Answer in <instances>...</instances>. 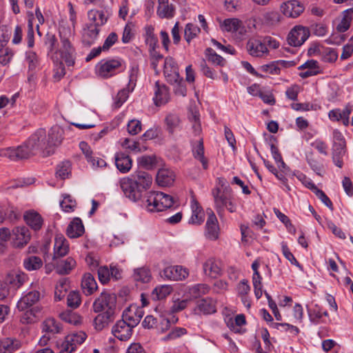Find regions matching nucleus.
<instances>
[{
    "label": "nucleus",
    "mask_w": 353,
    "mask_h": 353,
    "mask_svg": "<svg viewBox=\"0 0 353 353\" xmlns=\"http://www.w3.org/2000/svg\"><path fill=\"white\" fill-rule=\"evenodd\" d=\"M152 182V176L145 171L138 170L130 176L122 178L119 185L124 195L132 201H137L142 197Z\"/></svg>",
    "instance_id": "obj_1"
},
{
    "label": "nucleus",
    "mask_w": 353,
    "mask_h": 353,
    "mask_svg": "<svg viewBox=\"0 0 353 353\" xmlns=\"http://www.w3.org/2000/svg\"><path fill=\"white\" fill-rule=\"evenodd\" d=\"M45 134L43 130L36 131L22 145L17 148H8L1 151V156L7 157L12 161L28 159L35 155L41 150V143Z\"/></svg>",
    "instance_id": "obj_2"
},
{
    "label": "nucleus",
    "mask_w": 353,
    "mask_h": 353,
    "mask_svg": "<svg viewBox=\"0 0 353 353\" xmlns=\"http://www.w3.org/2000/svg\"><path fill=\"white\" fill-rule=\"evenodd\" d=\"M214 207L219 215H221L225 210L230 212H234L236 210V205L232 189L226 185L223 190L216 188L212 192Z\"/></svg>",
    "instance_id": "obj_3"
},
{
    "label": "nucleus",
    "mask_w": 353,
    "mask_h": 353,
    "mask_svg": "<svg viewBox=\"0 0 353 353\" xmlns=\"http://www.w3.org/2000/svg\"><path fill=\"white\" fill-rule=\"evenodd\" d=\"M174 198L161 192H150L146 199V209L151 212L163 211L170 208L174 203Z\"/></svg>",
    "instance_id": "obj_4"
},
{
    "label": "nucleus",
    "mask_w": 353,
    "mask_h": 353,
    "mask_svg": "<svg viewBox=\"0 0 353 353\" xmlns=\"http://www.w3.org/2000/svg\"><path fill=\"white\" fill-rule=\"evenodd\" d=\"M59 36L61 45L54 55H58L68 66L72 65L74 63V49L70 41V38L72 37L70 29L66 27L61 28L59 30Z\"/></svg>",
    "instance_id": "obj_5"
},
{
    "label": "nucleus",
    "mask_w": 353,
    "mask_h": 353,
    "mask_svg": "<svg viewBox=\"0 0 353 353\" xmlns=\"http://www.w3.org/2000/svg\"><path fill=\"white\" fill-rule=\"evenodd\" d=\"M39 130H43L45 134L43 141H39L41 150H43L47 155H50L53 152L54 148L61 143L63 139V130L59 125H54L48 134L44 129Z\"/></svg>",
    "instance_id": "obj_6"
},
{
    "label": "nucleus",
    "mask_w": 353,
    "mask_h": 353,
    "mask_svg": "<svg viewBox=\"0 0 353 353\" xmlns=\"http://www.w3.org/2000/svg\"><path fill=\"white\" fill-rule=\"evenodd\" d=\"M223 32H230L236 39H243L247 34V28L242 21L236 18H228L220 21Z\"/></svg>",
    "instance_id": "obj_7"
},
{
    "label": "nucleus",
    "mask_w": 353,
    "mask_h": 353,
    "mask_svg": "<svg viewBox=\"0 0 353 353\" xmlns=\"http://www.w3.org/2000/svg\"><path fill=\"white\" fill-rule=\"evenodd\" d=\"M12 243L15 248H22L25 246L30 240V233L29 230L25 227H16L12 233L10 232V237Z\"/></svg>",
    "instance_id": "obj_8"
},
{
    "label": "nucleus",
    "mask_w": 353,
    "mask_h": 353,
    "mask_svg": "<svg viewBox=\"0 0 353 353\" xmlns=\"http://www.w3.org/2000/svg\"><path fill=\"white\" fill-rule=\"evenodd\" d=\"M310 35L307 28L303 26L294 27L288 36V42L290 46L297 47L301 46Z\"/></svg>",
    "instance_id": "obj_9"
},
{
    "label": "nucleus",
    "mask_w": 353,
    "mask_h": 353,
    "mask_svg": "<svg viewBox=\"0 0 353 353\" xmlns=\"http://www.w3.org/2000/svg\"><path fill=\"white\" fill-rule=\"evenodd\" d=\"M304 6L297 0H290L282 3L281 10L287 17L296 18L303 12Z\"/></svg>",
    "instance_id": "obj_10"
},
{
    "label": "nucleus",
    "mask_w": 353,
    "mask_h": 353,
    "mask_svg": "<svg viewBox=\"0 0 353 353\" xmlns=\"http://www.w3.org/2000/svg\"><path fill=\"white\" fill-rule=\"evenodd\" d=\"M208 218L205 224V235L208 239L215 241L219 238V228L218 220L212 210H207Z\"/></svg>",
    "instance_id": "obj_11"
},
{
    "label": "nucleus",
    "mask_w": 353,
    "mask_h": 353,
    "mask_svg": "<svg viewBox=\"0 0 353 353\" xmlns=\"http://www.w3.org/2000/svg\"><path fill=\"white\" fill-rule=\"evenodd\" d=\"M246 48L249 54L255 57H262L269 52L268 49L265 46L263 39H250Z\"/></svg>",
    "instance_id": "obj_12"
},
{
    "label": "nucleus",
    "mask_w": 353,
    "mask_h": 353,
    "mask_svg": "<svg viewBox=\"0 0 353 353\" xmlns=\"http://www.w3.org/2000/svg\"><path fill=\"white\" fill-rule=\"evenodd\" d=\"M143 315V311L141 308L135 305H131L123 311L122 318L134 327L140 322Z\"/></svg>",
    "instance_id": "obj_13"
},
{
    "label": "nucleus",
    "mask_w": 353,
    "mask_h": 353,
    "mask_svg": "<svg viewBox=\"0 0 353 353\" xmlns=\"http://www.w3.org/2000/svg\"><path fill=\"white\" fill-rule=\"evenodd\" d=\"M163 275L170 280L181 281L188 277L189 272L181 265H174L165 268L163 271Z\"/></svg>",
    "instance_id": "obj_14"
},
{
    "label": "nucleus",
    "mask_w": 353,
    "mask_h": 353,
    "mask_svg": "<svg viewBox=\"0 0 353 353\" xmlns=\"http://www.w3.org/2000/svg\"><path fill=\"white\" fill-rule=\"evenodd\" d=\"M69 252V243L62 234H57L54 238V253L52 259L57 260L65 256Z\"/></svg>",
    "instance_id": "obj_15"
},
{
    "label": "nucleus",
    "mask_w": 353,
    "mask_h": 353,
    "mask_svg": "<svg viewBox=\"0 0 353 353\" xmlns=\"http://www.w3.org/2000/svg\"><path fill=\"white\" fill-rule=\"evenodd\" d=\"M132 327L122 318L114 325L112 333L121 341L126 340L130 337Z\"/></svg>",
    "instance_id": "obj_16"
},
{
    "label": "nucleus",
    "mask_w": 353,
    "mask_h": 353,
    "mask_svg": "<svg viewBox=\"0 0 353 353\" xmlns=\"http://www.w3.org/2000/svg\"><path fill=\"white\" fill-rule=\"evenodd\" d=\"M170 92L168 87L165 85H161L159 81H157L155 83L154 97H153L155 105H163L170 101Z\"/></svg>",
    "instance_id": "obj_17"
},
{
    "label": "nucleus",
    "mask_w": 353,
    "mask_h": 353,
    "mask_svg": "<svg viewBox=\"0 0 353 353\" xmlns=\"http://www.w3.org/2000/svg\"><path fill=\"white\" fill-rule=\"evenodd\" d=\"M176 175L172 170L163 168L159 170L156 176V181L160 186L168 187L174 183Z\"/></svg>",
    "instance_id": "obj_18"
},
{
    "label": "nucleus",
    "mask_w": 353,
    "mask_h": 353,
    "mask_svg": "<svg viewBox=\"0 0 353 353\" xmlns=\"http://www.w3.org/2000/svg\"><path fill=\"white\" fill-rule=\"evenodd\" d=\"M203 270L206 276L213 279L221 276L222 272L220 262L214 258L207 259L203 265Z\"/></svg>",
    "instance_id": "obj_19"
},
{
    "label": "nucleus",
    "mask_w": 353,
    "mask_h": 353,
    "mask_svg": "<svg viewBox=\"0 0 353 353\" xmlns=\"http://www.w3.org/2000/svg\"><path fill=\"white\" fill-rule=\"evenodd\" d=\"M40 298V293L38 291H31L24 295L17 303V308L23 311L36 303Z\"/></svg>",
    "instance_id": "obj_20"
},
{
    "label": "nucleus",
    "mask_w": 353,
    "mask_h": 353,
    "mask_svg": "<svg viewBox=\"0 0 353 353\" xmlns=\"http://www.w3.org/2000/svg\"><path fill=\"white\" fill-rule=\"evenodd\" d=\"M110 294L109 292L104 291L101 293L100 296L94 301L93 303V309L95 312H109L110 310Z\"/></svg>",
    "instance_id": "obj_21"
},
{
    "label": "nucleus",
    "mask_w": 353,
    "mask_h": 353,
    "mask_svg": "<svg viewBox=\"0 0 353 353\" xmlns=\"http://www.w3.org/2000/svg\"><path fill=\"white\" fill-rule=\"evenodd\" d=\"M85 229L82 221L77 217L74 218L68 225L66 234L69 238H78L83 235Z\"/></svg>",
    "instance_id": "obj_22"
},
{
    "label": "nucleus",
    "mask_w": 353,
    "mask_h": 353,
    "mask_svg": "<svg viewBox=\"0 0 353 353\" xmlns=\"http://www.w3.org/2000/svg\"><path fill=\"white\" fill-rule=\"evenodd\" d=\"M250 291V287L248 284V280L243 279L236 286L237 294L241 298L243 305L248 309H250L251 307V302L248 296Z\"/></svg>",
    "instance_id": "obj_23"
},
{
    "label": "nucleus",
    "mask_w": 353,
    "mask_h": 353,
    "mask_svg": "<svg viewBox=\"0 0 353 353\" xmlns=\"http://www.w3.org/2000/svg\"><path fill=\"white\" fill-rule=\"evenodd\" d=\"M192 216L189 219V223L201 225L204 221V212L198 201L193 199L191 201Z\"/></svg>",
    "instance_id": "obj_24"
},
{
    "label": "nucleus",
    "mask_w": 353,
    "mask_h": 353,
    "mask_svg": "<svg viewBox=\"0 0 353 353\" xmlns=\"http://www.w3.org/2000/svg\"><path fill=\"white\" fill-rule=\"evenodd\" d=\"M83 292L86 296L92 294L98 288L96 280L90 273H85L81 281Z\"/></svg>",
    "instance_id": "obj_25"
},
{
    "label": "nucleus",
    "mask_w": 353,
    "mask_h": 353,
    "mask_svg": "<svg viewBox=\"0 0 353 353\" xmlns=\"http://www.w3.org/2000/svg\"><path fill=\"white\" fill-rule=\"evenodd\" d=\"M115 165L121 173L128 172L132 168V159L125 153H117L115 155Z\"/></svg>",
    "instance_id": "obj_26"
},
{
    "label": "nucleus",
    "mask_w": 353,
    "mask_h": 353,
    "mask_svg": "<svg viewBox=\"0 0 353 353\" xmlns=\"http://www.w3.org/2000/svg\"><path fill=\"white\" fill-rule=\"evenodd\" d=\"M24 219L26 223L34 230H39L43 224L41 215L35 211L30 210L24 214Z\"/></svg>",
    "instance_id": "obj_27"
},
{
    "label": "nucleus",
    "mask_w": 353,
    "mask_h": 353,
    "mask_svg": "<svg viewBox=\"0 0 353 353\" xmlns=\"http://www.w3.org/2000/svg\"><path fill=\"white\" fill-rule=\"evenodd\" d=\"M99 29L96 24L87 23L83 29V41L88 45H91L97 37Z\"/></svg>",
    "instance_id": "obj_28"
},
{
    "label": "nucleus",
    "mask_w": 353,
    "mask_h": 353,
    "mask_svg": "<svg viewBox=\"0 0 353 353\" xmlns=\"http://www.w3.org/2000/svg\"><path fill=\"white\" fill-rule=\"evenodd\" d=\"M21 346V343L14 338H6L1 340L0 353H13Z\"/></svg>",
    "instance_id": "obj_29"
},
{
    "label": "nucleus",
    "mask_w": 353,
    "mask_h": 353,
    "mask_svg": "<svg viewBox=\"0 0 353 353\" xmlns=\"http://www.w3.org/2000/svg\"><path fill=\"white\" fill-rule=\"evenodd\" d=\"M164 122L166 130L171 134L178 130L181 125V119L179 115L175 113H168L164 119Z\"/></svg>",
    "instance_id": "obj_30"
},
{
    "label": "nucleus",
    "mask_w": 353,
    "mask_h": 353,
    "mask_svg": "<svg viewBox=\"0 0 353 353\" xmlns=\"http://www.w3.org/2000/svg\"><path fill=\"white\" fill-rule=\"evenodd\" d=\"M307 310L309 315V318L311 322L317 324L319 323L320 319L322 316H328L327 311H323L320 305L315 304L313 307H310L307 305Z\"/></svg>",
    "instance_id": "obj_31"
},
{
    "label": "nucleus",
    "mask_w": 353,
    "mask_h": 353,
    "mask_svg": "<svg viewBox=\"0 0 353 353\" xmlns=\"http://www.w3.org/2000/svg\"><path fill=\"white\" fill-rule=\"evenodd\" d=\"M353 6L343 11V17L336 26V30L339 32H346L350 27L352 20Z\"/></svg>",
    "instance_id": "obj_32"
},
{
    "label": "nucleus",
    "mask_w": 353,
    "mask_h": 353,
    "mask_svg": "<svg viewBox=\"0 0 353 353\" xmlns=\"http://www.w3.org/2000/svg\"><path fill=\"white\" fill-rule=\"evenodd\" d=\"M76 261L72 257L61 260L57 263V272L59 274H68L76 266Z\"/></svg>",
    "instance_id": "obj_33"
},
{
    "label": "nucleus",
    "mask_w": 353,
    "mask_h": 353,
    "mask_svg": "<svg viewBox=\"0 0 353 353\" xmlns=\"http://www.w3.org/2000/svg\"><path fill=\"white\" fill-rule=\"evenodd\" d=\"M346 152V145H332V160L334 163L339 168L343 166V157Z\"/></svg>",
    "instance_id": "obj_34"
},
{
    "label": "nucleus",
    "mask_w": 353,
    "mask_h": 353,
    "mask_svg": "<svg viewBox=\"0 0 353 353\" xmlns=\"http://www.w3.org/2000/svg\"><path fill=\"white\" fill-rule=\"evenodd\" d=\"M193 156L195 159L199 160L202 163L204 169L208 168V161L204 157V147L203 139H200L196 145L193 146L192 148Z\"/></svg>",
    "instance_id": "obj_35"
},
{
    "label": "nucleus",
    "mask_w": 353,
    "mask_h": 353,
    "mask_svg": "<svg viewBox=\"0 0 353 353\" xmlns=\"http://www.w3.org/2000/svg\"><path fill=\"white\" fill-rule=\"evenodd\" d=\"M110 72V60L103 59L95 67L96 74L101 78H108Z\"/></svg>",
    "instance_id": "obj_36"
},
{
    "label": "nucleus",
    "mask_w": 353,
    "mask_h": 353,
    "mask_svg": "<svg viewBox=\"0 0 353 353\" xmlns=\"http://www.w3.org/2000/svg\"><path fill=\"white\" fill-rule=\"evenodd\" d=\"M62 60L63 59L59 58L58 55L52 56L54 63L53 77L57 81L60 80L65 74V70Z\"/></svg>",
    "instance_id": "obj_37"
},
{
    "label": "nucleus",
    "mask_w": 353,
    "mask_h": 353,
    "mask_svg": "<svg viewBox=\"0 0 353 353\" xmlns=\"http://www.w3.org/2000/svg\"><path fill=\"white\" fill-rule=\"evenodd\" d=\"M61 320L74 325H79L82 323V318L78 314L72 311H65L59 315Z\"/></svg>",
    "instance_id": "obj_38"
},
{
    "label": "nucleus",
    "mask_w": 353,
    "mask_h": 353,
    "mask_svg": "<svg viewBox=\"0 0 353 353\" xmlns=\"http://www.w3.org/2000/svg\"><path fill=\"white\" fill-rule=\"evenodd\" d=\"M42 265V260L39 256H30L23 260V266L28 271L37 270Z\"/></svg>",
    "instance_id": "obj_39"
},
{
    "label": "nucleus",
    "mask_w": 353,
    "mask_h": 353,
    "mask_svg": "<svg viewBox=\"0 0 353 353\" xmlns=\"http://www.w3.org/2000/svg\"><path fill=\"white\" fill-rule=\"evenodd\" d=\"M71 174V163L68 161H64L57 166L56 176L61 179L68 178Z\"/></svg>",
    "instance_id": "obj_40"
},
{
    "label": "nucleus",
    "mask_w": 353,
    "mask_h": 353,
    "mask_svg": "<svg viewBox=\"0 0 353 353\" xmlns=\"http://www.w3.org/2000/svg\"><path fill=\"white\" fill-rule=\"evenodd\" d=\"M172 290V287L169 285L157 286L152 291V299L154 300L163 299L171 293Z\"/></svg>",
    "instance_id": "obj_41"
},
{
    "label": "nucleus",
    "mask_w": 353,
    "mask_h": 353,
    "mask_svg": "<svg viewBox=\"0 0 353 353\" xmlns=\"http://www.w3.org/2000/svg\"><path fill=\"white\" fill-rule=\"evenodd\" d=\"M197 307L200 312L205 314H212L216 312L215 303L210 299L200 301Z\"/></svg>",
    "instance_id": "obj_42"
},
{
    "label": "nucleus",
    "mask_w": 353,
    "mask_h": 353,
    "mask_svg": "<svg viewBox=\"0 0 353 353\" xmlns=\"http://www.w3.org/2000/svg\"><path fill=\"white\" fill-rule=\"evenodd\" d=\"M145 43L149 46V51L156 50L159 46L158 38L154 34V28L151 26L145 28Z\"/></svg>",
    "instance_id": "obj_43"
},
{
    "label": "nucleus",
    "mask_w": 353,
    "mask_h": 353,
    "mask_svg": "<svg viewBox=\"0 0 353 353\" xmlns=\"http://www.w3.org/2000/svg\"><path fill=\"white\" fill-rule=\"evenodd\" d=\"M26 279V276L23 273L13 271L8 274L6 281L9 283L18 288L24 283Z\"/></svg>",
    "instance_id": "obj_44"
},
{
    "label": "nucleus",
    "mask_w": 353,
    "mask_h": 353,
    "mask_svg": "<svg viewBox=\"0 0 353 353\" xmlns=\"http://www.w3.org/2000/svg\"><path fill=\"white\" fill-rule=\"evenodd\" d=\"M133 276L135 281L146 283L151 279V273L148 268H141L134 270Z\"/></svg>",
    "instance_id": "obj_45"
},
{
    "label": "nucleus",
    "mask_w": 353,
    "mask_h": 353,
    "mask_svg": "<svg viewBox=\"0 0 353 353\" xmlns=\"http://www.w3.org/2000/svg\"><path fill=\"white\" fill-rule=\"evenodd\" d=\"M174 8L172 4L165 3V4H159L157 8V14L160 18H171L174 16Z\"/></svg>",
    "instance_id": "obj_46"
},
{
    "label": "nucleus",
    "mask_w": 353,
    "mask_h": 353,
    "mask_svg": "<svg viewBox=\"0 0 353 353\" xmlns=\"http://www.w3.org/2000/svg\"><path fill=\"white\" fill-rule=\"evenodd\" d=\"M68 281L65 279L60 280L56 287L54 291L55 301H61L66 294L68 290Z\"/></svg>",
    "instance_id": "obj_47"
},
{
    "label": "nucleus",
    "mask_w": 353,
    "mask_h": 353,
    "mask_svg": "<svg viewBox=\"0 0 353 353\" xmlns=\"http://www.w3.org/2000/svg\"><path fill=\"white\" fill-rule=\"evenodd\" d=\"M200 28L196 25L189 23L186 24L184 29V39L188 42L190 43L192 39L197 37V35L200 32Z\"/></svg>",
    "instance_id": "obj_48"
},
{
    "label": "nucleus",
    "mask_w": 353,
    "mask_h": 353,
    "mask_svg": "<svg viewBox=\"0 0 353 353\" xmlns=\"http://www.w3.org/2000/svg\"><path fill=\"white\" fill-rule=\"evenodd\" d=\"M110 47V34L107 37L102 47H98L96 48H93L90 52L87 55L85 58L86 61H90L93 58L97 57L100 54L101 51H107L109 50Z\"/></svg>",
    "instance_id": "obj_49"
},
{
    "label": "nucleus",
    "mask_w": 353,
    "mask_h": 353,
    "mask_svg": "<svg viewBox=\"0 0 353 353\" xmlns=\"http://www.w3.org/2000/svg\"><path fill=\"white\" fill-rule=\"evenodd\" d=\"M110 315L109 312L99 314L94 319V326L97 330H101L107 327L110 322Z\"/></svg>",
    "instance_id": "obj_50"
},
{
    "label": "nucleus",
    "mask_w": 353,
    "mask_h": 353,
    "mask_svg": "<svg viewBox=\"0 0 353 353\" xmlns=\"http://www.w3.org/2000/svg\"><path fill=\"white\" fill-rule=\"evenodd\" d=\"M133 90V88L130 89L129 86L126 88H123L119 91L117 93L114 101V106L116 108H120L123 103L128 99L129 97V93Z\"/></svg>",
    "instance_id": "obj_51"
},
{
    "label": "nucleus",
    "mask_w": 353,
    "mask_h": 353,
    "mask_svg": "<svg viewBox=\"0 0 353 353\" xmlns=\"http://www.w3.org/2000/svg\"><path fill=\"white\" fill-rule=\"evenodd\" d=\"M281 14L276 11H270L264 14V22L268 26H276L279 24L281 20Z\"/></svg>",
    "instance_id": "obj_52"
},
{
    "label": "nucleus",
    "mask_w": 353,
    "mask_h": 353,
    "mask_svg": "<svg viewBox=\"0 0 353 353\" xmlns=\"http://www.w3.org/2000/svg\"><path fill=\"white\" fill-rule=\"evenodd\" d=\"M205 55L208 60L213 64L223 66L225 63L224 59L221 56L217 54L216 52L210 48L206 49Z\"/></svg>",
    "instance_id": "obj_53"
},
{
    "label": "nucleus",
    "mask_w": 353,
    "mask_h": 353,
    "mask_svg": "<svg viewBox=\"0 0 353 353\" xmlns=\"http://www.w3.org/2000/svg\"><path fill=\"white\" fill-rule=\"evenodd\" d=\"M60 329L59 323L52 318L47 319L43 323V330L46 332L59 333Z\"/></svg>",
    "instance_id": "obj_54"
},
{
    "label": "nucleus",
    "mask_w": 353,
    "mask_h": 353,
    "mask_svg": "<svg viewBox=\"0 0 353 353\" xmlns=\"http://www.w3.org/2000/svg\"><path fill=\"white\" fill-rule=\"evenodd\" d=\"M66 337L68 342H70L72 346H74V349H76L77 345L84 342L86 339V334L85 332H80L69 334Z\"/></svg>",
    "instance_id": "obj_55"
},
{
    "label": "nucleus",
    "mask_w": 353,
    "mask_h": 353,
    "mask_svg": "<svg viewBox=\"0 0 353 353\" xmlns=\"http://www.w3.org/2000/svg\"><path fill=\"white\" fill-rule=\"evenodd\" d=\"M26 61L28 65L29 70H34L39 66V58L33 51H28L26 54Z\"/></svg>",
    "instance_id": "obj_56"
},
{
    "label": "nucleus",
    "mask_w": 353,
    "mask_h": 353,
    "mask_svg": "<svg viewBox=\"0 0 353 353\" xmlns=\"http://www.w3.org/2000/svg\"><path fill=\"white\" fill-rule=\"evenodd\" d=\"M210 290L208 285L204 283L196 284L190 288V294L194 297L197 298L203 294H207Z\"/></svg>",
    "instance_id": "obj_57"
},
{
    "label": "nucleus",
    "mask_w": 353,
    "mask_h": 353,
    "mask_svg": "<svg viewBox=\"0 0 353 353\" xmlns=\"http://www.w3.org/2000/svg\"><path fill=\"white\" fill-rule=\"evenodd\" d=\"M149 53L151 66L155 70L156 74H159L158 65L163 60V56L157 51V49L149 51Z\"/></svg>",
    "instance_id": "obj_58"
},
{
    "label": "nucleus",
    "mask_w": 353,
    "mask_h": 353,
    "mask_svg": "<svg viewBox=\"0 0 353 353\" xmlns=\"http://www.w3.org/2000/svg\"><path fill=\"white\" fill-rule=\"evenodd\" d=\"M98 278L102 284L108 283L110 280V271L107 265H101L99 267Z\"/></svg>",
    "instance_id": "obj_59"
},
{
    "label": "nucleus",
    "mask_w": 353,
    "mask_h": 353,
    "mask_svg": "<svg viewBox=\"0 0 353 353\" xmlns=\"http://www.w3.org/2000/svg\"><path fill=\"white\" fill-rule=\"evenodd\" d=\"M260 70L267 74L277 75L281 72V68L278 65L277 61H272L269 64L261 65Z\"/></svg>",
    "instance_id": "obj_60"
},
{
    "label": "nucleus",
    "mask_w": 353,
    "mask_h": 353,
    "mask_svg": "<svg viewBox=\"0 0 353 353\" xmlns=\"http://www.w3.org/2000/svg\"><path fill=\"white\" fill-rule=\"evenodd\" d=\"M187 334L186 329L183 327H176L173 328L168 335L163 338V341H167L169 340L176 339Z\"/></svg>",
    "instance_id": "obj_61"
},
{
    "label": "nucleus",
    "mask_w": 353,
    "mask_h": 353,
    "mask_svg": "<svg viewBox=\"0 0 353 353\" xmlns=\"http://www.w3.org/2000/svg\"><path fill=\"white\" fill-rule=\"evenodd\" d=\"M60 205L64 212H69L74 210L76 202L72 199L70 195H65L63 196V200L60 202Z\"/></svg>",
    "instance_id": "obj_62"
},
{
    "label": "nucleus",
    "mask_w": 353,
    "mask_h": 353,
    "mask_svg": "<svg viewBox=\"0 0 353 353\" xmlns=\"http://www.w3.org/2000/svg\"><path fill=\"white\" fill-rule=\"evenodd\" d=\"M68 306L72 308H77L81 304L80 294L77 292H71L68 295L67 298Z\"/></svg>",
    "instance_id": "obj_63"
},
{
    "label": "nucleus",
    "mask_w": 353,
    "mask_h": 353,
    "mask_svg": "<svg viewBox=\"0 0 353 353\" xmlns=\"http://www.w3.org/2000/svg\"><path fill=\"white\" fill-rule=\"evenodd\" d=\"M10 232L7 228L0 229V254H3L6 250V242L10 239Z\"/></svg>",
    "instance_id": "obj_64"
}]
</instances>
